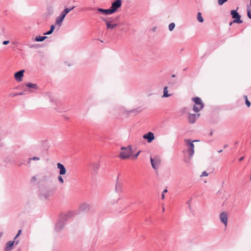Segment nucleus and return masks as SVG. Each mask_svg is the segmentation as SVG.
<instances>
[{"mask_svg":"<svg viewBox=\"0 0 251 251\" xmlns=\"http://www.w3.org/2000/svg\"><path fill=\"white\" fill-rule=\"evenodd\" d=\"M247 15H248V17L251 19V10H249V9H247Z\"/></svg>","mask_w":251,"mask_h":251,"instance_id":"obj_31","label":"nucleus"},{"mask_svg":"<svg viewBox=\"0 0 251 251\" xmlns=\"http://www.w3.org/2000/svg\"><path fill=\"white\" fill-rule=\"evenodd\" d=\"M12 96H13V97H15V96H14V94H13V95H12Z\"/></svg>","mask_w":251,"mask_h":251,"instance_id":"obj_47","label":"nucleus"},{"mask_svg":"<svg viewBox=\"0 0 251 251\" xmlns=\"http://www.w3.org/2000/svg\"><path fill=\"white\" fill-rule=\"evenodd\" d=\"M119 177L116 179V183L115 188V191L117 194V196L110 200V203L112 204L116 203L120 199V194L123 192L122 184L118 182Z\"/></svg>","mask_w":251,"mask_h":251,"instance_id":"obj_1","label":"nucleus"},{"mask_svg":"<svg viewBox=\"0 0 251 251\" xmlns=\"http://www.w3.org/2000/svg\"><path fill=\"white\" fill-rule=\"evenodd\" d=\"M121 0H116V1L112 2L111 6L110 8L112 13L116 11L121 6Z\"/></svg>","mask_w":251,"mask_h":251,"instance_id":"obj_9","label":"nucleus"},{"mask_svg":"<svg viewBox=\"0 0 251 251\" xmlns=\"http://www.w3.org/2000/svg\"><path fill=\"white\" fill-rule=\"evenodd\" d=\"M54 29V25H51L50 26V30L48 31V32L45 33L44 34L45 35H50L53 32Z\"/></svg>","mask_w":251,"mask_h":251,"instance_id":"obj_24","label":"nucleus"},{"mask_svg":"<svg viewBox=\"0 0 251 251\" xmlns=\"http://www.w3.org/2000/svg\"><path fill=\"white\" fill-rule=\"evenodd\" d=\"M97 11L100 12L102 13L105 15L112 14V12L111 11L110 8L108 9H104L101 8H99L97 9Z\"/></svg>","mask_w":251,"mask_h":251,"instance_id":"obj_17","label":"nucleus"},{"mask_svg":"<svg viewBox=\"0 0 251 251\" xmlns=\"http://www.w3.org/2000/svg\"><path fill=\"white\" fill-rule=\"evenodd\" d=\"M33 180L35 181L36 180V177L35 176H33L32 177V178Z\"/></svg>","mask_w":251,"mask_h":251,"instance_id":"obj_39","label":"nucleus"},{"mask_svg":"<svg viewBox=\"0 0 251 251\" xmlns=\"http://www.w3.org/2000/svg\"><path fill=\"white\" fill-rule=\"evenodd\" d=\"M143 138L147 140L148 143H151L154 139V136L153 133L149 132L143 135Z\"/></svg>","mask_w":251,"mask_h":251,"instance_id":"obj_12","label":"nucleus"},{"mask_svg":"<svg viewBox=\"0 0 251 251\" xmlns=\"http://www.w3.org/2000/svg\"><path fill=\"white\" fill-rule=\"evenodd\" d=\"M230 14L232 18L234 19L233 21L234 23L241 24L243 23V21L240 19L241 16L237 12V10H232L230 11Z\"/></svg>","mask_w":251,"mask_h":251,"instance_id":"obj_8","label":"nucleus"},{"mask_svg":"<svg viewBox=\"0 0 251 251\" xmlns=\"http://www.w3.org/2000/svg\"><path fill=\"white\" fill-rule=\"evenodd\" d=\"M24 72L25 70H22L16 72L14 76L17 81L20 82L22 80V77L24 76Z\"/></svg>","mask_w":251,"mask_h":251,"instance_id":"obj_14","label":"nucleus"},{"mask_svg":"<svg viewBox=\"0 0 251 251\" xmlns=\"http://www.w3.org/2000/svg\"><path fill=\"white\" fill-rule=\"evenodd\" d=\"M57 167L58 169H59L60 175H64L66 174V169L63 164L60 163H58L57 164Z\"/></svg>","mask_w":251,"mask_h":251,"instance_id":"obj_15","label":"nucleus"},{"mask_svg":"<svg viewBox=\"0 0 251 251\" xmlns=\"http://www.w3.org/2000/svg\"><path fill=\"white\" fill-rule=\"evenodd\" d=\"M21 232H22L21 230H19L18 233L17 234L16 236L15 237L14 239H16L17 238H18L20 235V234L21 233Z\"/></svg>","mask_w":251,"mask_h":251,"instance_id":"obj_33","label":"nucleus"},{"mask_svg":"<svg viewBox=\"0 0 251 251\" xmlns=\"http://www.w3.org/2000/svg\"><path fill=\"white\" fill-rule=\"evenodd\" d=\"M89 209V205L86 203H82L79 206V210L81 211H85Z\"/></svg>","mask_w":251,"mask_h":251,"instance_id":"obj_18","label":"nucleus"},{"mask_svg":"<svg viewBox=\"0 0 251 251\" xmlns=\"http://www.w3.org/2000/svg\"><path fill=\"white\" fill-rule=\"evenodd\" d=\"M212 135V132H211L210 133V135Z\"/></svg>","mask_w":251,"mask_h":251,"instance_id":"obj_45","label":"nucleus"},{"mask_svg":"<svg viewBox=\"0 0 251 251\" xmlns=\"http://www.w3.org/2000/svg\"><path fill=\"white\" fill-rule=\"evenodd\" d=\"M244 98L245 99V103L248 107H250L251 105L250 101L248 100L247 96H244Z\"/></svg>","mask_w":251,"mask_h":251,"instance_id":"obj_25","label":"nucleus"},{"mask_svg":"<svg viewBox=\"0 0 251 251\" xmlns=\"http://www.w3.org/2000/svg\"><path fill=\"white\" fill-rule=\"evenodd\" d=\"M23 94H24V93H23L21 92V93H19L14 94V96H17V95H23Z\"/></svg>","mask_w":251,"mask_h":251,"instance_id":"obj_35","label":"nucleus"},{"mask_svg":"<svg viewBox=\"0 0 251 251\" xmlns=\"http://www.w3.org/2000/svg\"><path fill=\"white\" fill-rule=\"evenodd\" d=\"M164 198H165V194L162 193V194L161 195V199L162 200H163V199H164Z\"/></svg>","mask_w":251,"mask_h":251,"instance_id":"obj_36","label":"nucleus"},{"mask_svg":"<svg viewBox=\"0 0 251 251\" xmlns=\"http://www.w3.org/2000/svg\"><path fill=\"white\" fill-rule=\"evenodd\" d=\"M67 219V216H64L63 219L58 220L55 226V230L56 232H59L63 228Z\"/></svg>","mask_w":251,"mask_h":251,"instance_id":"obj_7","label":"nucleus"},{"mask_svg":"<svg viewBox=\"0 0 251 251\" xmlns=\"http://www.w3.org/2000/svg\"><path fill=\"white\" fill-rule=\"evenodd\" d=\"M220 219L221 222L226 226L227 223V214L225 212H222L220 215Z\"/></svg>","mask_w":251,"mask_h":251,"instance_id":"obj_13","label":"nucleus"},{"mask_svg":"<svg viewBox=\"0 0 251 251\" xmlns=\"http://www.w3.org/2000/svg\"><path fill=\"white\" fill-rule=\"evenodd\" d=\"M184 141L186 143V146L189 147V149H188V151L189 152V156L190 158H191L194 153V145L193 144V142L198 141L197 140H194L192 141L189 139H185Z\"/></svg>","mask_w":251,"mask_h":251,"instance_id":"obj_6","label":"nucleus"},{"mask_svg":"<svg viewBox=\"0 0 251 251\" xmlns=\"http://www.w3.org/2000/svg\"><path fill=\"white\" fill-rule=\"evenodd\" d=\"M141 151H139L137 153H136L135 154H134V155L132 156V158L133 159H136L137 158V157H138V156L139 155V154H140Z\"/></svg>","mask_w":251,"mask_h":251,"instance_id":"obj_29","label":"nucleus"},{"mask_svg":"<svg viewBox=\"0 0 251 251\" xmlns=\"http://www.w3.org/2000/svg\"><path fill=\"white\" fill-rule=\"evenodd\" d=\"M234 23V22H232L230 23L229 25H232V23Z\"/></svg>","mask_w":251,"mask_h":251,"instance_id":"obj_43","label":"nucleus"},{"mask_svg":"<svg viewBox=\"0 0 251 251\" xmlns=\"http://www.w3.org/2000/svg\"><path fill=\"white\" fill-rule=\"evenodd\" d=\"M15 243L14 241H9L5 245V251H10L12 250V247Z\"/></svg>","mask_w":251,"mask_h":251,"instance_id":"obj_16","label":"nucleus"},{"mask_svg":"<svg viewBox=\"0 0 251 251\" xmlns=\"http://www.w3.org/2000/svg\"><path fill=\"white\" fill-rule=\"evenodd\" d=\"M40 159V158L38 157H36V156H34V157H33L32 158H29L28 159V163L30 162V161L31 160H39Z\"/></svg>","mask_w":251,"mask_h":251,"instance_id":"obj_27","label":"nucleus"},{"mask_svg":"<svg viewBox=\"0 0 251 251\" xmlns=\"http://www.w3.org/2000/svg\"><path fill=\"white\" fill-rule=\"evenodd\" d=\"M172 94H169L168 91V87L165 86L163 89V95L162 96V98H167L171 96Z\"/></svg>","mask_w":251,"mask_h":251,"instance_id":"obj_20","label":"nucleus"},{"mask_svg":"<svg viewBox=\"0 0 251 251\" xmlns=\"http://www.w3.org/2000/svg\"><path fill=\"white\" fill-rule=\"evenodd\" d=\"M19 243V241H17L15 242L16 245H17Z\"/></svg>","mask_w":251,"mask_h":251,"instance_id":"obj_42","label":"nucleus"},{"mask_svg":"<svg viewBox=\"0 0 251 251\" xmlns=\"http://www.w3.org/2000/svg\"><path fill=\"white\" fill-rule=\"evenodd\" d=\"M197 20L200 23H202L204 21L201 16V14L200 12H199L197 14Z\"/></svg>","mask_w":251,"mask_h":251,"instance_id":"obj_23","label":"nucleus"},{"mask_svg":"<svg viewBox=\"0 0 251 251\" xmlns=\"http://www.w3.org/2000/svg\"><path fill=\"white\" fill-rule=\"evenodd\" d=\"M172 76L173 77H175L176 76V75H172Z\"/></svg>","mask_w":251,"mask_h":251,"instance_id":"obj_41","label":"nucleus"},{"mask_svg":"<svg viewBox=\"0 0 251 251\" xmlns=\"http://www.w3.org/2000/svg\"><path fill=\"white\" fill-rule=\"evenodd\" d=\"M58 180L61 183H64V180L62 178V176H58Z\"/></svg>","mask_w":251,"mask_h":251,"instance_id":"obj_30","label":"nucleus"},{"mask_svg":"<svg viewBox=\"0 0 251 251\" xmlns=\"http://www.w3.org/2000/svg\"><path fill=\"white\" fill-rule=\"evenodd\" d=\"M9 43V41H4L2 43V44L4 45H7L8 43Z\"/></svg>","mask_w":251,"mask_h":251,"instance_id":"obj_34","label":"nucleus"},{"mask_svg":"<svg viewBox=\"0 0 251 251\" xmlns=\"http://www.w3.org/2000/svg\"><path fill=\"white\" fill-rule=\"evenodd\" d=\"M150 160L152 167L155 170L157 169L161 164L160 157L158 156H155L154 157H151Z\"/></svg>","mask_w":251,"mask_h":251,"instance_id":"obj_5","label":"nucleus"},{"mask_svg":"<svg viewBox=\"0 0 251 251\" xmlns=\"http://www.w3.org/2000/svg\"><path fill=\"white\" fill-rule=\"evenodd\" d=\"M227 147V145H225L224 147V148H226Z\"/></svg>","mask_w":251,"mask_h":251,"instance_id":"obj_40","label":"nucleus"},{"mask_svg":"<svg viewBox=\"0 0 251 251\" xmlns=\"http://www.w3.org/2000/svg\"><path fill=\"white\" fill-rule=\"evenodd\" d=\"M25 86L29 88H32L35 89H37L38 87L36 84H33L31 83H27L25 84Z\"/></svg>","mask_w":251,"mask_h":251,"instance_id":"obj_22","label":"nucleus"},{"mask_svg":"<svg viewBox=\"0 0 251 251\" xmlns=\"http://www.w3.org/2000/svg\"><path fill=\"white\" fill-rule=\"evenodd\" d=\"M164 210H165V209H164V208H163V209H162V211H164Z\"/></svg>","mask_w":251,"mask_h":251,"instance_id":"obj_46","label":"nucleus"},{"mask_svg":"<svg viewBox=\"0 0 251 251\" xmlns=\"http://www.w3.org/2000/svg\"><path fill=\"white\" fill-rule=\"evenodd\" d=\"M208 176V173L206 171H203L201 176Z\"/></svg>","mask_w":251,"mask_h":251,"instance_id":"obj_32","label":"nucleus"},{"mask_svg":"<svg viewBox=\"0 0 251 251\" xmlns=\"http://www.w3.org/2000/svg\"><path fill=\"white\" fill-rule=\"evenodd\" d=\"M227 1V0H218V4L220 5H222Z\"/></svg>","mask_w":251,"mask_h":251,"instance_id":"obj_28","label":"nucleus"},{"mask_svg":"<svg viewBox=\"0 0 251 251\" xmlns=\"http://www.w3.org/2000/svg\"><path fill=\"white\" fill-rule=\"evenodd\" d=\"M100 165L98 162H95L93 164V170L95 174L98 173V171L100 168Z\"/></svg>","mask_w":251,"mask_h":251,"instance_id":"obj_19","label":"nucleus"},{"mask_svg":"<svg viewBox=\"0 0 251 251\" xmlns=\"http://www.w3.org/2000/svg\"><path fill=\"white\" fill-rule=\"evenodd\" d=\"M223 151V150H219V151H218V152H221L222 151Z\"/></svg>","mask_w":251,"mask_h":251,"instance_id":"obj_44","label":"nucleus"},{"mask_svg":"<svg viewBox=\"0 0 251 251\" xmlns=\"http://www.w3.org/2000/svg\"><path fill=\"white\" fill-rule=\"evenodd\" d=\"M192 100L194 101L195 104L193 106V110L195 112H199L204 106L201 99L199 97L192 98Z\"/></svg>","mask_w":251,"mask_h":251,"instance_id":"obj_2","label":"nucleus"},{"mask_svg":"<svg viewBox=\"0 0 251 251\" xmlns=\"http://www.w3.org/2000/svg\"><path fill=\"white\" fill-rule=\"evenodd\" d=\"M121 150L122 151L120 152L119 157L122 159L129 158L132 152L131 146H128L127 147H122Z\"/></svg>","mask_w":251,"mask_h":251,"instance_id":"obj_3","label":"nucleus"},{"mask_svg":"<svg viewBox=\"0 0 251 251\" xmlns=\"http://www.w3.org/2000/svg\"><path fill=\"white\" fill-rule=\"evenodd\" d=\"M244 159V156H242V157H241L239 159V161H242V160H243V159Z\"/></svg>","mask_w":251,"mask_h":251,"instance_id":"obj_37","label":"nucleus"},{"mask_svg":"<svg viewBox=\"0 0 251 251\" xmlns=\"http://www.w3.org/2000/svg\"><path fill=\"white\" fill-rule=\"evenodd\" d=\"M101 19L103 21H104L106 25L107 29H113L117 25L116 24H112V20H111V21H109L108 20L104 18H102Z\"/></svg>","mask_w":251,"mask_h":251,"instance_id":"obj_11","label":"nucleus"},{"mask_svg":"<svg viewBox=\"0 0 251 251\" xmlns=\"http://www.w3.org/2000/svg\"><path fill=\"white\" fill-rule=\"evenodd\" d=\"M175 27V24L174 23H172L169 25V29L170 31H172Z\"/></svg>","mask_w":251,"mask_h":251,"instance_id":"obj_26","label":"nucleus"},{"mask_svg":"<svg viewBox=\"0 0 251 251\" xmlns=\"http://www.w3.org/2000/svg\"><path fill=\"white\" fill-rule=\"evenodd\" d=\"M200 114H191L189 113L188 122L190 124H193L200 117Z\"/></svg>","mask_w":251,"mask_h":251,"instance_id":"obj_10","label":"nucleus"},{"mask_svg":"<svg viewBox=\"0 0 251 251\" xmlns=\"http://www.w3.org/2000/svg\"><path fill=\"white\" fill-rule=\"evenodd\" d=\"M168 191L167 189H165L164 190V191H163V193L165 194V193H167Z\"/></svg>","mask_w":251,"mask_h":251,"instance_id":"obj_38","label":"nucleus"},{"mask_svg":"<svg viewBox=\"0 0 251 251\" xmlns=\"http://www.w3.org/2000/svg\"><path fill=\"white\" fill-rule=\"evenodd\" d=\"M47 38V36H36L35 38V41L36 42H42Z\"/></svg>","mask_w":251,"mask_h":251,"instance_id":"obj_21","label":"nucleus"},{"mask_svg":"<svg viewBox=\"0 0 251 251\" xmlns=\"http://www.w3.org/2000/svg\"><path fill=\"white\" fill-rule=\"evenodd\" d=\"M75 8L74 6L72 8H65L61 13L59 16H58L56 20V24L59 26H60L62 25V22L65 17L66 15L72 10Z\"/></svg>","mask_w":251,"mask_h":251,"instance_id":"obj_4","label":"nucleus"}]
</instances>
